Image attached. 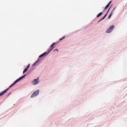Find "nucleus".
<instances>
[{
    "mask_svg": "<svg viewBox=\"0 0 127 127\" xmlns=\"http://www.w3.org/2000/svg\"><path fill=\"white\" fill-rule=\"evenodd\" d=\"M24 77H25V75H23L22 76H21L20 77H19V78H18L17 80H16L13 84H12L8 88H7L6 90H4L2 92H1L0 93V97H1V96H3V95H4V94H5V93H6V92H7V91H8L9 88H11V87H13V86H14L15 84H16V83H17V82H19V81H20L21 80H22V79H23V78H24Z\"/></svg>",
    "mask_w": 127,
    "mask_h": 127,
    "instance_id": "f257e3e1",
    "label": "nucleus"
},
{
    "mask_svg": "<svg viewBox=\"0 0 127 127\" xmlns=\"http://www.w3.org/2000/svg\"><path fill=\"white\" fill-rule=\"evenodd\" d=\"M55 44H56V43H53L50 48L51 49H50L48 51V52H45L43 54H41V55L39 56V58H41V57H43V56H44V55H47L48 54H49V53H50V52H51V51H52V50H53V49H54V48H55V46H54V45H55Z\"/></svg>",
    "mask_w": 127,
    "mask_h": 127,
    "instance_id": "f03ea898",
    "label": "nucleus"
},
{
    "mask_svg": "<svg viewBox=\"0 0 127 127\" xmlns=\"http://www.w3.org/2000/svg\"><path fill=\"white\" fill-rule=\"evenodd\" d=\"M115 28V26L114 25H112L109 28H108L107 30H106V33H111V32H112V31H113V30Z\"/></svg>",
    "mask_w": 127,
    "mask_h": 127,
    "instance_id": "7ed1b4c3",
    "label": "nucleus"
},
{
    "mask_svg": "<svg viewBox=\"0 0 127 127\" xmlns=\"http://www.w3.org/2000/svg\"><path fill=\"white\" fill-rule=\"evenodd\" d=\"M38 94H39V90L36 91L31 95V98H34V97H36Z\"/></svg>",
    "mask_w": 127,
    "mask_h": 127,
    "instance_id": "20e7f679",
    "label": "nucleus"
},
{
    "mask_svg": "<svg viewBox=\"0 0 127 127\" xmlns=\"http://www.w3.org/2000/svg\"><path fill=\"white\" fill-rule=\"evenodd\" d=\"M38 80H39V77H38L37 79H34L32 82V84L33 85H37V84H38Z\"/></svg>",
    "mask_w": 127,
    "mask_h": 127,
    "instance_id": "39448f33",
    "label": "nucleus"
},
{
    "mask_svg": "<svg viewBox=\"0 0 127 127\" xmlns=\"http://www.w3.org/2000/svg\"><path fill=\"white\" fill-rule=\"evenodd\" d=\"M29 67H30V64H28V65L27 66V68L24 69V70L23 71V74H24V73H25V72H26L27 70L29 69Z\"/></svg>",
    "mask_w": 127,
    "mask_h": 127,
    "instance_id": "423d86ee",
    "label": "nucleus"
},
{
    "mask_svg": "<svg viewBox=\"0 0 127 127\" xmlns=\"http://www.w3.org/2000/svg\"><path fill=\"white\" fill-rule=\"evenodd\" d=\"M112 3V1H110L109 3L105 7L104 9H107L110 6V5Z\"/></svg>",
    "mask_w": 127,
    "mask_h": 127,
    "instance_id": "0eeeda50",
    "label": "nucleus"
},
{
    "mask_svg": "<svg viewBox=\"0 0 127 127\" xmlns=\"http://www.w3.org/2000/svg\"><path fill=\"white\" fill-rule=\"evenodd\" d=\"M107 16V14H105L103 17H102L100 20H99L98 22H100V21H102L103 19H105L106 18V17Z\"/></svg>",
    "mask_w": 127,
    "mask_h": 127,
    "instance_id": "6e6552de",
    "label": "nucleus"
},
{
    "mask_svg": "<svg viewBox=\"0 0 127 127\" xmlns=\"http://www.w3.org/2000/svg\"><path fill=\"white\" fill-rule=\"evenodd\" d=\"M107 16V14H105L103 17H102L100 20H99L98 22H100V21H102L103 19H105L106 18V17Z\"/></svg>",
    "mask_w": 127,
    "mask_h": 127,
    "instance_id": "1a4fd4ad",
    "label": "nucleus"
},
{
    "mask_svg": "<svg viewBox=\"0 0 127 127\" xmlns=\"http://www.w3.org/2000/svg\"><path fill=\"white\" fill-rule=\"evenodd\" d=\"M115 8H116V7H114L112 11V12L111 13V14L109 15L108 18H110V17H112V16L113 15V11H114V9H115Z\"/></svg>",
    "mask_w": 127,
    "mask_h": 127,
    "instance_id": "9d476101",
    "label": "nucleus"
},
{
    "mask_svg": "<svg viewBox=\"0 0 127 127\" xmlns=\"http://www.w3.org/2000/svg\"><path fill=\"white\" fill-rule=\"evenodd\" d=\"M103 14V12H100L97 15V17H99V16H101V15H102Z\"/></svg>",
    "mask_w": 127,
    "mask_h": 127,
    "instance_id": "9b49d317",
    "label": "nucleus"
},
{
    "mask_svg": "<svg viewBox=\"0 0 127 127\" xmlns=\"http://www.w3.org/2000/svg\"><path fill=\"white\" fill-rule=\"evenodd\" d=\"M65 39V36H64L63 38L60 39V41H62V40H63V39Z\"/></svg>",
    "mask_w": 127,
    "mask_h": 127,
    "instance_id": "f8f14e48",
    "label": "nucleus"
},
{
    "mask_svg": "<svg viewBox=\"0 0 127 127\" xmlns=\"http://www.w3.org/2000/svg\"><path fill=\"white\" fill-rule=\"evenodd\" d=\"M111 8V7H110L108 9V10L107 11V13H106V14H107V15H108V13H109V11H110V9Z\"/></svg>",
    "mask_w": 127,
    "mask_h": 127,
    "instance_id": "ddd939ff",
    "label": "nucleus"
},
{
    "mask_svg": "<svg viewBox=\"0 0 127 127\" xmlns=\"http://www.w3.org/2000/svg\"><path fill=\"white\" fill-rule=\"evenodd\" d=\"M38 62V61H37L36 63L35 64H36V63H37Z\"/></svg>",
    "mask_w": 127,
    "mask_h": 127,
    "instance_id": "4468645a",
    "label": "nucleus"
},
{
    "mask_svg": "<svg viewBox=\"0 0 127 127\" xmlns=\"http://www.w3.org/2000/svg\"><path fill=\"white\" fill-rule=\"evenodd\" d=\"M55 50H56V51H58V49H56Z\"/></svg>",
    "mask_w": 127,
    "mask_h": 127,
    "instance_id": "2eb2a0df",
    "label": "nucleus"
}]
</instances>
